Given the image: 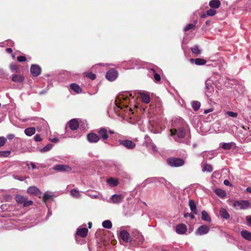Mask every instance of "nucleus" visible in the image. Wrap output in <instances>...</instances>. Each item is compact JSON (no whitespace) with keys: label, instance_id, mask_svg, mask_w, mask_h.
Listing matches in <instances>:
<instances>
[{"label":"nucleus","instance_id":"f257e3e1","mask_svg":"<svg viewBox=\"0 0 251 251\" xmlns=\"http://www.w3.org/2000/svg\"><path fill=\"white\" fill-rule=\"evenodd\" d=\"M185 122L181 119L172 121V127L170 129L171 135L176 141L179 142V139L185 137Z\"/></svg>","mask_w":251,"mask_h":251},{"label":"nucleus","instance_id":"f03ea898","mask_svg":"<svg viewBox=\"0 0 251 251\" xmlns=\"http://www.w3.org/2000/svg\"><path fill=\"white\" fill-rule=\"evenodd\" d=\"M116 105L120 108L123 109L124 107H127L129 102V98L127 95H121L115 100Z\"/></svg>","mask_w":251,"mask_h":251},{"label":"nucleus","instance_id":"7ed1b4c3","mask_svg":"<svg viewBox=\"0 0 251 251\" xmlns=\"http://www.w3.org/2000/svg\"><path fill=\"white\" fill-rule=\"evenodd\" d=\"M232 206L237 209H246L251 207V203L248 201H236L233 203Z\"/></svg>","mask_w":251,"mask_h":251},{"label":"nucleus","instance_id":"20e7f679","mask_svg":"<svg viewBox=\"0 0 251 251\" xmlns=\"http://www.w3.org/2000/svg\"><path fill=\"white\" fill-rule=\"evenodd\" d=\"M78 123L76 119H73L70 121V122L67 124L66 127V132L67 135L71 137H75V136L73 135H71L69 134V130L68 129V127H69L72 130H76L78 127Z\"/></svg>","mask_w":251,"mask_h":251},{"label":"nucleus","instance_id":"39448f33","mask_svg":"<svg viewBox=\"0 0 251 251\" xmlns=\"http://www.w3.org/2000/svg\"><path fill=\"white\" fill-rule=\"evenodd\" d=\"M167 163L172 167H177L183 165L184 161L181 158H170L167 159Z\"/></svg>","mask_w":251,"mask_h":251},{"label":"nucleus","instance_id":"423d86ee","mask_svg":"<svg viewBox=\"0 0 251 251\" xmlns=\"http://www.w3.org/2000/svg\"><path fill=\"white\" fill-rule=\"evenodd\" d=\"M118 73L117 71L112 69L109 70L106 74V78L110 80H114L118 76Z\"/></svg>","mask_w":251,"mask_h":251},{"label":"nucleus","instance_id":"0eeeda50","mask_svg":"<svg viewBox=\"0 0 251 251\" xmlns=\"http://www.w3.org/2000/svg\"><path fill=\"white\" fill-rule=\"evenodd\" d=\"M119 143L120 145L129 150L134 148L136 146L134 142L129 140H120Z\"/></svg>","mask_w":251,"mask_h":251},{"label":"nucleus","instance_id":"6e6552de","mask_svg":"<svg viewBox=\"0 0 251 251\" xmlns=\"http://www.w3.org/2000/svg\"><path fill=\"white\" fill-rule=\"evenodd\" d=\"M123 198L124 197L122 195H113L108 201L109 202H112L114 204L120 203L122 202Z\"/></svg>","mask_w":251,"mask_h":251},{"label":"nucleus","instance_id":"1a4fd4ad","mask_svg":"<svg viewBox=\"0 0 251 251\" xmlns=\"http://www.w3.org/2000/svg\"><path fill=\"white\" fill-rule=\"evenodd\" d=\"M30 72L33 76H38L41 73V69L39 65L33 64L30 67Z\"/></svg>","mask_w":251,"mask_h":251},{"label":"nucleus","instance_id":"9d476101","mask_svg":"<svg viewBox=\"0 0 251 251\" xmlns=\"http://www.w3.org/2000/svg\"><path fill=\"white\" fill-rule=\"evenodd\" d=\"M53 169L59 172H70L72 168L66 165H56L54 166Z\"/></svg>","mask_w":251,"mask_h":251},{"label":"nucleus","instance_id":"9b49d317","mask_svg":"<svg viewBox=\"0 0 251 251\" xmlns=\"http://www.w3.org/2000/svg\"><path fill=\"white\" fill-rule=\"evenodd\" d=\"M209 231V227L207 226L202 225L200 226L196 230V234L202 235L207 233Z\"/></svg>","mask_w":251,"mask_h":251},{"label":"nucleus","instance_id":"f8f14e48","mask_svg":"<svg viewBox=\"0 0 251 251\" xmlns=\"http://www.w3.org/2000/svg\"><path fill=\"white\" fill-rule=\"evenodd\" d=\"M120 238L125 242L128 243L131 241L129 234L126 230H122L120 233Z\"/></svg>","mask_w":251,"mask_h":251},{"label":"nucleus","instance_id":"ddd939ff","mask_svg":"<svg viewBox=\"0 0 251 251\" xmlns=\"http://www.w3.org/2000/svg\"><path fill=\"white\" fill-rule=\"evenodd\" d=\"M187 228L185 225L180 224L176 226V232L179 234H184L187 231Z\"/></svg>","mask_w":251,"mask_h":251},{"label":"nucleus","instance_id":"4468645a","mask_svg":"<svg viewBox=\"0 0 251 251\" xmlns=\"http://www.w3.org/2000/svg\"><path fill=\"white\" fill-rule=\"evenodd\" d=\"M87 139L90 143H97L100 140V137L94 133H90L87 135Z\"/></svg>","mask_w":251,"mask_h":251},{"label":"nucleus","instance_id":"2eb2a0df","mask_svg":"<svg viewBox=\"0 0 251 251\" xmlns=\"http://www.w3.org/2000/svg\"><path fill=\"white\" fill-rule=\"evenodd\" d=\"M98 133L103 140H105L108 138V135L107 134L108 131L104 127L99 128L98 130Z\"/></svg>","mask_w":251,"mask_h":251},{"label":"nucleus","instance_id":"dca6fc26","mask_svg":"<svg viewBox=\"0 0 251 251\" xmlns=\"http://www.w3.org/2000/svg\"><path fill=\"white\" fill-rule=\"evenodd\" d=\"M27 192L29 194L36 196H40L41 194V192L40 190L35 186L29 187L27 189Z\"/></svg>","mask_w":251,"mask_h":251},{"label":"nucleus","instance_id":"f3484780","mask_svg":"<svg viewBox=\"0 0 251 251\" xmlns=\"http://www.w3.org/2000/svg\"><path fill=\"white\" fill-rule=\"evenodd\" d=\"M146 146L150 149H151L153 151H157L156 147L151 142V139L149 137L146 138L145 141Z\"/></svg>","mask_w":251,"mask_h":251},{"label":"nucleus","instance_id":"a211bd4d","mask_svg":"<svg viewBox=\"0 0 251 251\" xmlns=\"http://www.w3.org/2000/svg\"><path fill=\"white\" fill-rule=\"evenodd\" d=\"M205 87L208 91L205 92L207 96H209V93H211L213 91V87L212 85V81L210 79H207L205 81Z\"/></svg>","mask_w":251,"mask_h":251},{"label":"nucleus","instance_id":"6ab92c4d","mask_svg":"<svg viewBox=\"0 0 251 251\" xmlns=\"http://www.w3.org/2000/svg\"><path fill=\"white\" fill-rule=\"evenodd\" d=\"M201 166L202 168V171L203 172H211L213 171L212 166L210 164L205 163L204 161L202 162Z\"/></svg>","mask_w":251,"mask_h":251},{"label":"nucleus","instance_id":"aec40b11","mask_svg":"<svg viewBox=\"0 0 251 251\" xmlns=\"http://www.w3.org/2000/svg\"><path fill=\"white\" fill-rule=\"evenodd\" d=\"M200 155L203 157L204 160L211 159L213 157L214 153L212 151H203Z\"/></svg>","mask_w":251,"mask_h":251},{"label":"nucleus","instance_id":"412c9836","mask_svg":"<svg viewBox=\"0 0 251 251\" xmlns=\"http://www.w3.org/2000/svg\"><path fill=\"white\" fill-rule=\"evenodd\" d=\"M190 61L192 63H195L197 65H202L206 63L205 60L201 58L190 59Z\"/></svg>","mask_w":251,"mask_h":251},{"label":"nucleus","instance_id":"4be33fe9","mask_svg":"<svg viewBox=\"0 0 251 251\" xmlns=\"http://www.w3.org/2000/svg\"><path fill=\"white\" fill-rule=\"evenodd\" d=\"M209 5L213 9L218 8L221 5V2L219 0H211L209 1Z\"/></svg>","mask_w":251,"mask_h":251},{"label":"nucleus","instance_id":"5701e85b","mask_svg":"<svg viewBox=\"0 0 251 251\" xmlns=\"http://www.w3.org/2000/svg\"><path fill=\"white\" fill-rule=\"evenodd\" d=\"M88 230L86 228H78L77 230L76 234L82 237H85L87 236Z\"/></svg>","mask_w":251,"mask_h":251},{"label":"nucleus","instance_id":"b1692460","mask_svg":"<svg viewBox=\"0 0 251 251\" xmlns=\"http://www.w3.org/2000/svg\"><path fill=\"white\" fill-rule=\"evenodd\" d=\"M140 94L142 101L146 103H149L150 102L151 98L150 96L148 94L144 92L140 93Z\"/></svg>","mask_w":251,"mask_h":251},{"label":"nucleus","instance_id":"393cba45","mask_svg":"<svg viewBox=\"0 0 251 251\" xmlns=\"http://www.w3.org/2000/svg\"><path fill=\"white\" fill-rule=\"evenodd\" d=\"M189 205L192 212L193 213V214H197L198 210L197 209L196 205L193 200H189Z\"/></svg>","mask_w":251,"mask_h":251},{"label":"nucleus","instance_id":"a878e982","mask_svg":"<svg viewBox=\"0 0 251 251\" xmlns=\"http://www.w3.org/2000/svg\"><path fill=\"white\" fill-rule=\"evenodd\" d=\"M24 80V77L21 75H14L12 76V80L15 82H22Z\"/></svg>","mask_w":251,"mask_h":251},{"label":"nucleus","instance_id":"bb28decb","mask_svg":"<svg viewBox=\"0 0 251 251\" xmlns=\"http://www.w3.org/2000/svg\"><path fill=\"white\" fill-rule=\"evenodd\" d=\"M241 234L246 240L251 241V232L248 230H243L241 231Z\"/></svg>","mask_w":251,"mask_h":251},{"label":"nucleus","instance_id":"cd10ccee","mask_svg":"<svg viewBox=\"0 0 251 251\" xmlns=\"http://www.w3.org/2000/svg\"><path fill=\"white\" fill-rule=\"evenodd\" d=\"M220 215L222 218L226 219H228L230 217L228 213L223 208H221L220 210Z\"/></svg>","mask_w":251,"mask_h":251},{"label":"nucleus","instance_id":"c85d7f7f","mask_svg":"<svg viewBox=\"0 0 251 251\" xmlns=\"http://www.w3.org/2000/svg\"><path fill=\"white\" fill-rule=\"evenodd\" d=\"M36 131V129L35 127H28L26 128L25 130V133L28 136H31L34 134H35Z\"/></svg>","mask_w":251,"mask_h":251},{"label":"nucleus","instance_id":"c756f323","mask_svg":"<svg viewBox=\"0 0 251 251\" xmlns=\"http://www.w3.org/2000/svg\"><path fill=\"white\" fill-rule=\"evenodd\" d=\"M150 74L153 75L154 78L156 82L160 81V75L155 72L154 69H151L150 70Z\"/></svg>","mask_w":251,"mask_h":251},{"label":"nucleus","instance_id":"7c9ffc66","mask_svg":"<svg viewBox=\"0 0 251 251\" xmlns=\"http://www.w3.org/2000/svg\"><path fill=\"white\" fill-rule=\"evenodd\" d=\"M26 198L23 196L18 195L15 197L16 202L19 204L24 203Z\"/></svg>","mask_w":251,"mask_h":251},{"label":"nucleus","instance_id":"2f4dec72","mask_svg":"<svg viewBox=\"0 0 251 251\" xmlns=\"http://www.w3.org/2000/svg\"><path fill=\"white\" fill-rule=\"evenodd\" d=\"M201 214H202L201 219L202 220L208 222H210L211 218L209 217L208 213L205 211H202Z\"/></svg>","mask_w":251,"mask_h":251},{"label":"nucleus","instance_id":"473e14b6","mask_svg":"<svg viewBox=\"0 0 251 251\" xmlns=\"http://www.w3.org/2000/svg\"><path fill=\"white\" fill-rule=\"evenodd\" d=\"M215 193L219 197L223 198L226 196V192L225 191L221 189H216L215 191Z\"/></svg>","mask_w":251,"mask_h":251},{"label":"nucleus","instance_id":"72a5a7b5","mask_svg":"<svg viewBox=\"0 0 251 251\" xmlns=\"http://www.w3.org/2000/svg\"><path fill=\"white\" fill-rule=\"evenodd\" d=\"M71 88L73 90H74L75 92L77 93L81 92V89L80 88V86L76 84H72L71 85Z\"/></svg>","mask_w":251,"mask_h":251},{"label":"nucleus","instance_id":"f704fd0d","mask_svg":"<svg viewBox=\"0 0 251 251\" xmlns=\"http://www.w3.org/2000/svg\"><path fill=\"white\" fill-rule=\"evenodd\" d=\"M107 182L111 186H115L118 184V180L113 178H109Z\"/></svg>","mask_w":251,"mask_h":251},{"label":"nucleus","instance_id":"c9c22d12","mask_svg":"<svg viewBox=\"0 0 251 251\" xmlns=\"http://www.w3.org/2000/svg\"><path fill=\"white\" fill-rule=\"evenodd\" d=\"M102 226L104 228L110 229L112 227V224L110 221L105 220L102 223Z\"/></svg>","mask_w":251,"mask_h":251},{"label":"nucleus","instance_id":"e433bc0d","mask_svg":"<svg viewBox=\"0 0 251 251\" xmlns=\"http://www.w3.org/2000/svg\"><path fill=\"white\" fill-rule=\"evenodd\" d=\"M192 106L195 111H197L201 106V103L198 101H193L192 102Z\"/></svg>","mask_w":251,"mask_h":251},{"label":"nucleus","instance_id":"4c0bfd02","mask_svg":"<svg viewBox=\"0 0 251 251\" xmlns=\"http://www.w3.org/2000/svg\"><path fill=\"white\" fill-rule=\"evenodd\" d=\"M71 194L73 197L75 198H79L81 196L79 192L75 189L71 191Z\"/></svg>","mask_w":251,"mask_h":251},{"label":"nucleus","instance_id":"58836bf2","mask_svg":"<svg viewBox=\"0 0 251 251\" xmlns=\"http://www.w3.org/2000/svg\"><path fill=\"white\" fill-rule=\"evenodd\" d=\"M232 143H222L221 147L225 150H229L232 147Z\"/></svg>","mask_w":251,"mask_h":251},{"label":"nucleus","instance_id":"ea45409f","mask_svg":"<svg viewBox=\"0 0 251 251\" xmlns=\"http://www.w3.org/2000/svg\"><path fill=\"white\" fill-rule=\"evenodd\" d=\"M53 145L51 144H49L47 145H46L45 147H44L43 149H42L40 150V151L42 152H45L47 151H49L51 150V149L52 148Z\"/></svg>","mask_w":251,"mask_h":251},{"label":"nucleus","instance_id":"a19ab883","mask_svg":"<svg viewBox=\"0 0 251 251\" xmlns=\"http://www.w3.org/2000/svg\"><path fill=\"white\" fill-rule=\"evenodd\" d=\"M197 23L196 21L194 24H189L186 25L184 28L185 31H188L190 29H194L195 26V24Z\"/></svg>","mask_w":251,"mask_h":251},{"label":"nucleus","instance_id":"79ce46f5","mask_svg":"<svg viewBox=\"0 0 251 251\" xmlns=\"http://www.w3.org/2000/svg\"><path fill=\"white\" fill-rule=\"evenodd\" d=\"M158 179L157 178V177L149 178L147 179L145 181V184H149V183H152V182H155L157 181V180H158Z\"/></svg>","mask_w":251,"mask_h":251},{"label":"nucleus","instance_id":"37998d69","mask_svg":"<svg viewBox=\"0 0 251 251\" xmlns=\"http://www.w3.org/2000/svg\"><path fill=\"white\" fill-rule=\"evenodd\" d=\"M10 151H0V157H5L8 156L10 154Z\"/></svg>","mask_w":251,"mask_h":251},{"label":"nucleus","instance_id":"c03bdc74","mask_svg":"<svg viewBox=\"0 0 251 251\" xmlns=\"http://www.w3.org/2000/svg\"><path fill=\"white\" fill-rule=\"evenodd\" d=\"M85 75L92 80H94L96 78L95 74L92 73H85Z\"/></svg>","mask_w":251,"mask_h":251},{"label":"nucleus","instance_id":"a18cd8bd","mask_svg":"<svg viewBox=\"0 0 251 251\" xmlns=\"http://www.w3.org/2000/svg\"><path fill=\"white\" fill-rule=\"evenodd\" d=\"M52 197V195L50 194L48 192H46L43 196V201L46 202Z\"/></svg>","mask_w":251,"mask_h":251},{"label":"nucleus","instance_id":"49530a36","mask_svg":"<svg viewBox=\"0 0 251 251\" xmlns=\"http://www.w3.org/2000/svg\"><path fill=\"white\" fill-rule=\"evenodd\" d=\"M191 51L193 53L195 54H200L201 53V50H199L198 46H196L194 47L193 48H191Z\"/></svg>","mask_w":251,"mask_h":251},{"label":"nucleus","instance_id":"de8ad7c7","mask_svg":"<svg viewBox=\"0 0 251 251\" xmlns=\"http://www.w3.org/2000/svg\"><path fill=\"white\" fill-rule=\"evenodd\" d=\"M10 69L12 72H19V68L16 64H11Z\"/></svg>","mask_w":251,"mask_h":251},{"label":"nucleus","instance_id":"09e8293b","mask_svg":"<svg viewBox=\"0 0 251 251\" xmlns=\"http://www.w3.org/2000/svg\"><path fill=\"white\" fill-rule=\"evenodd\" d=\"M6 141L7 139L6 138L3 136L0 137V147L3 146Z\"/></svg>","mask_w":251,"mask_h":251},{"label":"nucleus","instance_id":"8fccbe9b","mask_svg":"<svg viewBox=\"0 0 251 251\" xmlns=\"http://www.w3.org/2000/svg\"><path fill=\"white\" fill-rule=\"evenodd\" d=\"M206 12H207V15H208V16H212L213 15H214L216 13V11L215 10L213 9V8L210 9L208 10Z\"/></svg>","mask_w":251,"mask_h":251},{"label":"nucleus","instance_id":"3c124183","mask_svg":"<svg viewBox=\"0 0 251 251\" xmlns=\"http://www.w3.org/2000/svg\"><path fill=\"white\" fill-rule=\"evenodd\" d=\"M226 114L229 117H236L238 115L237 113L233 112L232 111H227Z\"/></svg>","mask_w":251,"mask_h":251},{"label":"nucleus","instance_id":"603ef678","mask_svg":"<svg viewBox=\"0 0 251 251\" xmlns=\"http://www.w3.org/2000/svg\"><path fill=\"white\" fill-rule=\"evenodd\" d=\"M194 214L193 213H187L184 214V217L185 218L190 217L191 219H193L195 218Z\"/></svg>","mask_w":251,"mask_h":251},{"label":"nucleus","instance_id":"864d4df0","mask_svg":"<svg viewBox=\"0 0 251 251\" xmlns=\"http://www.w3.org/2000/svg\"><path fill=\"white\" fill-rule=\"evenodd\" d=\"M23 204H24V206L25 207H27V206H28L32 204V201H26V199H25V200Z\"/></svg>","mask_w":251,"mask_h":251},{"label":"nucleus","instance_id":"5fc2aeb1","mask_svg":"<svg viewBox=\"0 0 251 251\" xmlns=\"http://www.w3.org/2000/svg\"><path fill=\"white\" fill-rule=\"evenodd\" d=\"M17 60L19 62H22L25 61L26 60V58L25 56H20L17 57Z\"/></svg>","mask_w":251,"mask_h":251},{"label":"nucleus","instance_id":"6e6d98bb","mask_svg":"<svg viewBox=\"0 0 251 251\" xmlns=\"http://www.w3.org/2000/svg\"><path fill=\"white\" fill-rule=\"evenodd\" d=\"M246 219L248 226H251V216H247Z\"/></svg>","mask_w":251,"mask_h":251},{"label":"nucleus","instance_id":"4d7b16f0","mask_svg":"<svg viewBox=\"0 0 251 251\" xmlns=\"http://www.w3.org/2000/svg\"><path fill=\"white\" fill-rule=\"evenodd\" d=\"M34 140L35 141H41L42 139L39 134H36L34 136Z\"/></svg>","mask_w":251,"mask_h":251},{"label":"nucleus","instance_id":"13d9d810","mask_svg":"<svg viewBox=\"0 0 251 251\" xmlns=\"http://www.w3.org/2000/svg\"><path fill=\"white\" fill-rule=\"evenodd\" d=\"M158 179L157 180V181H159L161 183H164L166 181V180L163 177H157Z\"/></svg>","mask_w":251,"mask_h":251},{"label":"nucleus","instance_id":"bf43d9fd","mask_svg":"<svg viewBox=\"0 0 251 251\" xmlns=\"http://www.w3.org/2000/svg\"><path fill=\"white\" fill-rule=\"evenodd\" d=\"M14 137H15V135L13 134H9L7 135V139H8L9 140H12V139H14Z\"/></svg>","mask_w":251,"mask_h":251},{"label":"nucleus","instance_id":"052dcab7","mask_svg":"<svg viewBox=\"0 0 251 251\" xmlns=\"http://www.w3.org/2000/svg\"><path fill=\"white\" fill-rule=\"evenodd\" d=\"M224 184L226 186H231V183L227 179H225L224 180Z\"/></svg>","mask_w":251,"mask_h":251},{"label":"nucleus","instance_id":"680f3d73","mask_svg":"<svg viewBox=\"0 0 251 251\" xmlns=\"http://www.w3.org/2000/svg\"><path fill=\"white\" fill-rule=\"evenodd\" d=\"M213 108H209V109H206V110H204V114H207L208 113L211 112L212 111H213Z\"/></svg>","mask_w":251,"mask_h":251},{"label":"nucleus","instance_id":"e2e57ef3","mask_svg":"<svg viewBox=\"0 0 251 251\" xmlns=\"http://www.w3.org/2000/svg\"><path fill=\"white\" fill-rule=\"evenodd\" d=\"M6 51L8 53H11L12 52V50L11 48H7L6 49Z\"/></svg>","mask_w":251,"mask_h":251},{"label":"nucleus","instance_id":"0e129e2a","mask_svg":"<svg viewBox=\"0 0 251 251\" xmlns=\"http://www.w3.org/2000/svg\"><path fill=\"white\" fill-rule=\"evenodd\" d=\"M246 191L248 192L251 193V187H249L247 188Z\"/></svg>","mask_w":251,"mask_h":251},{"label":"nucleus","instance_id":"69168bd1","mask_svg":"<svg viewBox=\"0 0 251 251\" xmlns=\"http://www.w3.org/2000/svg\"><path fill=\"white\" fill-rule=\"evenodd\" d=\"M58 139L56 138L51 139V141L53 142H54V143L57 142L58 141Z\"/></svg>","mask_w":251,"mask_h":251},{"label":"nucleus","instance_id":"338daca9","mask_svg":"<svg viewBox=\"0 0 251 251\" xmlns=\"http://www.w3.org/2000/svg\"><path fill=\"white\" fill-rule=\"evenodd\" d=\"M207 16H208V15H207V12L206 13H204V14H203L202 15H201V17L203 18H206Z\"/></svg>","mask_w":251,"mask_h":251},{"label":"nucleus","instance_id":"774afa93","mask_svg":"<svg viewBox=\"0 0 251 251\" xmlns=\"http://www.w3.org/2000/svg\"><path fill=\"white\" fill-rule=\"evenodd\" d=\"M31 165L32 168L33 169H35L36 168V165L34 163H32L31 164Z\"/></svg>","mask_w":251,"mask_h":251}]
</instances>
